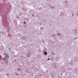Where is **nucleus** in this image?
Wrapping results in <instances>:
<instances>
[{
  "mask_svg": "<svg viewBox=\"0 0 78 78\" xmlns=\"http://www.w3.org/2000/svg\"><path fill=\"white\" fill-rule=\"evenodd\" d=\"M3 61H5V60H6V58L5 57H4V58H3Z\"/></svg>",
  "mask_w": 78,
  "mask_h": 78,
  "instance_id": "5",
  "label": "nucleus"
},
{
  "mask_svg": "<svg viewBox=\"0 0 78 78\" xmlns=\"http://www.w3.org/2000/svg\"><path fill=\"white\" fill-rule=\"evenodd\" d=\"M9 50H10V48H9Z\"/></svg>",
  "mask_w": 78,
  "mask_h": 78,
  "instance_id": "18",
  "label": "nucleus"
},
{
  "mask_svg": "<svg viewBox=\"0 0 78 78\" xmlns=\"http://www.w3.org/2000/svg\"><path fill=\"white\" fill-rule=\"evenodd\" d=\"M37 78H39V77H37Z\"/></svg>",
  "mask_w": 78,
  "mask_h": 78,
  "instance_id": "23",
  "label": "nucleus"
},
{
  "mask_svg": "<svg viewBox=\"0 0 78 78\" xmlns=\"http://www.w3.org/2000/svg\"><path fill=\"white\" fill-rule=\"evenodd\" d=\"M17 19H19V16H17Z\"/></svg>",
  "mask_w": 78,
  "mask_h": 78,
  "instance_id": "14",
  "label": "nucleus"
},
{
  "mask_svg": "<svg viewBox=\"0 0 78 78\" xmlns=\"http://www.w3.org/2000/svg\"><path fill=\"white\" fill-rule=\"evenodd\" d=\"M55 69H56V68H55Z\"/></svg>",
  "mask_w": 78,
  "mask_h": 78,
  "instance_id": "17",
  "label": "nucleus"
},
{
  "mask_svg": "<svg viewBox=\"0 0 78 78\" xmlns=\"http://www.w3.org/2000/svg\"><path fill=\"white\" fill-rule=\"evenodd\" d=\"M44 55H47V52L46 51H44Z\"/></svg>",
  "mask_w": 78,
  "mask_h": 78,
  "instance_id": "4",
  "label": "nucleus"
},
{
  "mask_svg": "<svg viewBox=\"0 0 78 78\" xmlns=\"http://www.w3.org/2000/svg\"><path fill=\"white\" fill-rule=\"evenodd\" d=\"M61 75H62L63 74H62V73H61Z\"/></svg>",
  "mask_w": 78,
  "mask_h": 78,
  "instance_id": "15",
  "label": "nucleus"
},
{
  "mask_svg": "<svg viewBox=\"0 0 78 78\" xmlns=\"http://www.w3.org/2000/svg\"><path fill=\"white\" fill-rule=\"evenodd\" d=\"M58 35H60V34L58 33Z\"/></svg>",
  "mask_w": 78,
  "mask_h": 78,
  "instance_id": "16",
  "label": "nucleus"
},
{
  "mask_svg": "<svg viewBox=\"0 0 78 78\" xmlns=\"http://www.w3.org/2000/svg\"><path fill=\"white\" fill-rule=\"evenodd\" d=\"M18 70H19V71H20V69H19V68H18Z\"/></svg>",
  "mask_w": 78,
  "mask_h": 78,
  "instance_id": "8",
  "label": "nucleus"
},
{
  "mask_svg": "<svg viewBox=\"0 0 78 78\" xmlns=\"http://www.w3.org/2000/svg\"><path fill=\"white\" fill-rule=\"evenodd\" d=\"M51 9H54V7H53V6L52 7H51Z\"/></svg>",
  "mask_w": 78,
  "mask_h": 78,
  "instance_id": "10",
  "label": "nucleus"
},
{
  "mask_svg": "<svg viewBox=\"0 0 78 78\" xmlns=\"http://www.w3.org/2000/svg\"><path fill=\"white\" fill-rule=\"evenodd\" d=\"M64 70H65V69H64Z\"/></svg>",
  "mask_w": 78,
  "mask_h": 78,
  "instance_id": "20",
  "label": "nucleus"
},
{
  "mask_svg": "<svg viewBox=\"0 0 78 78\" xmlns=\"http://www.w3.org/2000/svg\"><path fill=\"white\" fill-rule=\"evenodd\" d=\"M51 74H52V73H51Z\"/></svg>",
  "mask_w": 78,
  "mask_h": 78,
  "instance_id": "19",
  "label": "nucleus"
},
{
  "mask_svg": "<svg viewBox=\"0 0 78 78\" xmlns=\"http://www.w3.org/2000/svg\"><path fill=\"white\" fill-rule=\"evenodd\" d=\"M20 39H23V40H24V39H26L25 37H24V36H22L21 38H20Z\"/></svg>",
  "mask_w": 78,
  "mask_h": 78,
  "instance_id": "2",
  "label": "nucleus"
},
{
  "mask_svg": "<svg viewBox=\"0 0 78 78\" xmlns=\"http://www.w3.org/2000/svg\"><path fill=\"white\" fill-rule=\"evenodd\" d=\"M30 56V53H28L27 55V57H28V58H29Z\"/></svg>",
  "mask_w": 78,
  "mask_h": 78,
  "instance_id": "3",
  "label": "nucleus"
},
{
  "mask_svg": "<svg viewBox=\"0 0 78 78\" xmlns=\"http://www.w3.org/2000/svg\"><path fill=\"white\" fill-rule=\"evenodd\" d=\"M52 37H54V34H53L52 35Z\"/></svg>",
  "mask_w": 78,
  "mask_h": 78,
  "instance_id": "11",
  "label": "nucleus"
},
{
  "mask_svg": "<svg viewBox=\"0 0 78 78\" xmlns=\"http://www.w3.org/2000/svg\"><path fill=\"white\" fill-rule=\"evenodd\" d=\"M46 72H47H47H48L47 71H46Z\"/></svg>",
  "mask_w": 78,
  "mask_h": 78,
  "instance_id": "21",
  "label": "nucleus"
},
{
  "mask_svg": "<svg viewBox=\"0 0 78 78\" xmlns=\"http://www.w3.org/2000/svg\"><path fill=\"white\" fill-rule=\"evenodd\" d=\"M32 16H33V15H32Z\"/></svg>",
  "mask_w": 78,
  "mask_h": 78,
  "instance_id": "24",
  "label": "nucleus"
},
{
  "mask_svg": "<svg viewBox=\"0 0 78 78\" xmlns=\"http://www.w3.org/2000/svg\"><path fill=\"white\" fill-rule=\"evenodd\" d=\"M26 38H28V37H27Z\"/></svg>",
  "mask_w": 78,
  "mask_h": 78,
  "instance_id": "22",
  "label": "nucleus"
},
{
  "mask_svg": "<svg viewBox=\"0 0 78 78\" xmlns=\"http://www.w3.org/2000/svg\"><path fill=\"white\" fill-rule=\"evenodd\" d=\"M5 57L6 59H8V58H9V55H8L7 54H5Z\"/></svg>",
  "mask_w": 78,
  "mask_h": 78,
  "instance_id": "1",
  "label": "nucleus"
},
{
  "mask_svg": "<svg viewBox=\"0 0 78 78\" xmlns=\"http://www.w3.org/2000/svg\"><path fill=\"white\" fill-rule=\"evenodd\" d=\"M23 23H24V24H25V23H26V22H24Z\"/></svg>",
  "mask_w": 78,
  "mask_h": 78,
  "instance_id": "12",
  "label": "nucleus"
},
{
  "mask_svg": "<svg viewBox=\"0 0 78 78\" xmlns=\"http://www.w3.org/2000/svg\"><path fill=\"white\" fill-rule=\"evenodd\" d=\"M6 76H9V74H6Z\"/></svg>",
  "mask_w": 78,
  "mask_h": 78,
  "instance_id": "9",
  "label": "nucleus"
},
{
  "mask_svg": "<svg viewBox=\"0 0 78 78\" xmlns=\"http://www.w3.org/2000/svg\"><path fill=\"white\" fill-rule=\"evenodd\" d=\"M50 58H48V59L47 60V61H49V60H50Z\"/></svg>",
  "mask_w": 78,
  "mask_h": 78,
  "instance_id": "6",
  "label": "nucleus"
},
{
  "mask_svg": "<svg viewBox=\"0 0 78 78\" xmlns=\"http://www.w3.org/2000/svg\"><path fill=\"white\" fill-rule=\"evenodd\" d=\"M72 16H74V15L73 14V13H72Z\"/></svg>",
  "mask_w": 78,
  "mask_h": 78,
  "instance_id": "7",
  "label": "nucleus"
},
{
  "mask_svg": "<svg viewBox=\"0 0 78 78\" xmlns=\"http://www.w3.org/2000/svg\"><path fill=\"white\" fill-rule=\"evenodd\" d=\"M65 3H67V1H65Z\"/></svg>",
  "mask_w": 78,
  "mask_h": 78,
  "instance_id": "13",
  "label": "nucleus"
}]
</instances>
